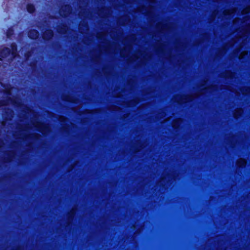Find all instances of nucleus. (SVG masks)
<instances>
[{"label":"nucleus","instance_id":"dca6fc26","mask_svg":"<svg viewBox=\"0 0 250 250\" xmlns=\"http://www.w3.org/2000/svg\"><path fill=\"white\" fill-rule=\"evenodd\" d=\"M24 137L28 138L38 140L40 138V135L38 133H33L28 134L27 135H24Z\"/></svg>","mask_w":250,"mask_h":250},{"label":"nucleus","instance_id":"6ab92c4d","mask_svg":"<svg viewBox=\"0 0 250 250\" xmlns=\"http://www.w3.org/2000/svg\"><path fill=\"white\" fill-rule=\"evenodd\" d=\"M58 119L62 123H65L68 121L67 118L63 116H59Z\"/></svg>","mask_w":250,"mask_h":250},{"label":"nucleus","instance_id":"2eb2a0df","mask_svg":"<svg viewBox=\"0 0 250 250\" xmlns=\"http://www.w3.org/2000/svg\"><path fill=\"white\" fill-rule=\"evenodd\" d=\"M31 127L29 124H25L23 125L19 124L17 126V129L20 131H27Z\"/></svg>","mask_w":250,"mask_h":250},{"label":"nucleus","instance_id":"4be33fe9","mask_svg":"<svg viewBox=\"0 0 250 250\" xmlns=\"http://www.w3.org/2000/svg\"><path fill=\"white\" fill-rule=\"evenodd\" d=\"M242 113V110L241 109L237 110L234 114L235 117H237L239 115H241Z\"/></svg>","mask_w":250,"mask_h":250},{"label":"nucleus","instance_id":"0eeeda50","mask_svg":"<svg viewBox=\"0 0 250 250\" xmlns=\"http://www.w3.org/2000/svg\"><path fill=\"white\" fill-rule=\"evenodd\" d=\"M77 211V208L73 207L67 213L66 216L68 220V225H69L73 221L75 215Z\"/></svg>","mask_w":250,"mask_h":250},{"label":"nucleus","instance_id":"7ed1b4c3","mask_svg":"<svg viewBox=\"0 0 250 250\" xmlns=\"http://www.w3.org/2000/svg\"><path fill=\"white\" fill-rule=\"evenodd\" d=\"M72 8L70 5H64L59 10V14L62 17H67L72 12Z\"/></svg>","mask_w":250,"mask_h":250},{"label":"nucleus","instance_id":"5701e85b","mask_svg":"<svg viewBox=\"0 0 250 250\" xmlns=\"http://www.w3.org/2000/svg\"><path fill=\"white\" fill-rule=\"evenodd\" d=\"M6 93L8 95H11V92L10 89H7L6 90Z\"/></svg>","mask_w":250,"mask_h":250},{"label":"nucleus","instance_id":"393cba45","mask_svg":"<svg viewBox=\"0 0 250 250\" xmlns=\"http://www.w3.org/2000/svg\"><path fill=\"white\" fill-rule=\"evenodd\" d=\"M245 54H246V52H243V53L241 54V56H240V58H243V56L244 55H245Z\"/></svg>","mask_w":250,"mask_h":250},{"label":"nucleus","instance_id":"20e7f679","mask_svg":"<svg viewBox=\"0 0 250 250\" xmlns=\"http://www.w3.org/2000/svg\"><path fill=\"white\" fill-rule=\"evenodd\" d=\"M11 104L15 105L17 104V100L15 98L11 97H7L5 99L0 100V107L3 106H6Z\"/></svg>","mask_w":250,"mask_h":250},{"label":"nucleus","instance_id":"f257e3e1","mask_svg":"<svg viewBox=\"0 0 250 250\" xmlns=\"http://www.w3.org/2000/svg\"><path fill=\"white\" fill-rule=\"evenodd\" d=\"M17 45L15 43L11 44V48L3 47L0 49V56L2 58H8L9 62L17 56Z\"/></svg>","mask_w":250,"mask_h":250},{"label":"nucleus","instance_id":"9b49d317","mask_svg":"<svg viewBox=\"0 0 250 250\" xmlns=\"http://www.w3.org/2000/svg\"><path fill=\"white\" fill-rule=\"evenodd\" d=\"M15 157V153L14 151H9L5 153V157L4 158L6 162H11L14 159Z\"/></svg>","mask_w":250,"mask_h":250},{"label":"nucleus","instance_id":"bb28decb","mask_svg":"<svg viewBox=\"0 0 250 250\" xmlns=\"http://www.w3.org/2000/svg\"><path fill=\"white\" fill-rule=\"evenodd\" d=\"M1 124H2V125H4L5 124V122L4 121H2Z\"/></svg>","mask_w":250,"mask_h":250},{"label":"nucleus","instance_id":"cd10ccee","mask_svg":"<svg viewBox=\"0 0 250 250\" xmlns=\"http://www.w3.org/2000/svg\"><path fill=\"white\" fill-rule=\"evenodd\" d=\"M250 11V9L249 10L246 11L245 12V13H248V12L249 11Z\"/></svg>","mask_w":250,"mask_h":250},{"label":"nucleus","instance_id":"a878e982","mask_svg":"<svg viewBox=\"0 0 250 250\" xmlns=\"http://www.w3.org/2000/svg\"><path fill=\"white\" fill-rule=\"evenodd\" d=\"M84 2L86 4V5L88 4V0H83Z\"/></svg>","mask_w":250,"mask_h":250},{"label":"nucleus","instance_id":"f8f14e48","mask_svg":"<svg viewBox=\"0 0 250 250\" xmlns=\"http://www.w3.org/2000/svg\"><path fill=\"white\" fill-rule=\"evenodd\" d=\"M62 99L63 101L71 103H76V99L69 94H63L62 96Z\"/></svg>","mask_w":250,"mask_h":250},{"label":"nucleus","instance_id":"ddd939ff","mask_svg":"<svg viewBox=\"0 0 250 250\" xmlns=\"http://www.w3.org/2000/svg\"><path fill=\"white\" fill-rule=\"evenodd\" d=\"M29 38L32 39H36L39 36V33L36 30H30L28 33Z\"/></svg>","mask_w":250,"mask_h":250},{"label":"nucleus","instance_id":"f3484780","mask_svg":"<svg viewBox=\"0 0 250 250\" xmlns=\"http://www.w3.org/2000/svg\"><path fill=\"white\" fill-rule=\"evenodd\" d=\"M27 11L30 13H33L35 11V7L33 4H28L27 5Z\"/></svg>","mask_w":250,"mask_h":250},{"label":"nucleus","instance_id":"6e6552de","mask_svg":"<svg viewBox=\"0 0 250 250\" xmlns=\"http://www.w3.org/2000/svg\"><path fill=\"white\" fill-rule=\"evenodd\" d=\"M79 15L85 19H90L93 17L92 13L85 8L82 9L81 11H80Z\"/></svg>","mask_w":250,"mask_h":250},{"label":"nucleus","instance_id":"423d86ee","mask_svg":"<svg viewBox=\"0 0 250 250\" xmlns=\"http://www.w3.org/2000/svg\"><path fill=\"white\" fill-rule=\"evenodd\" d=\"M79 30L81 33H87L89 31V26L84 20L82 21L79 25Z\"/></svg>","mask_w":250,"mask_h":250},{"label":"nucleus","instance_id":"1a4fd4ad","mask_svg":"<svg viewBox=\"0 0 250 250\" xmlns=\"http://www.w3.org/2000/svg\"><path fill=\"white\" fill-rule=\"evenodd\" d=\"M68 27L65 24H61L57 26V31L58 33L61 34H65L67 33Z\"/></svg>","mask_w":250,"mask_h":250},{"label":"nucleus","instance_id":"aec40b11","mask_svg":"<svg viewBox=\"0 0 250 250\" xmlns=\"http://www.w3.org/2000/svg\"><path fill=\"white\" fill-rule=\"evenodd\" d=\"M14 30L12 28H9L6 33V36L8 38H10L11 36L13 34Z\"/></svg>","mask_w":250,"mask_h":250},{"label":"nucleus","instance_id":"9d476101","mask_svg":"<svg viewBox=\"0 0 250 250\" xmlns=\"http://www.w3.org/2000/svg\"><path fill=\"white\" fill-rule=\"evenodd\" d=\"M53 35L54 33L53 31L51 29H48L43 33L42 38L44 40L48 41L52 38Z\"/></svg>","mask_w":250,"mask_h":250},{"label":"nucleus","instance_id":"f03ea898","mask_svg":"<svg viewBox=\"0 0 250 250\" xmlns=\"http://www.w3.org/2000/svg\"><path fill=\"white\" fill-rule=\"evenodd\" d=\"M32 124L37 130L43 135H47L51 131L50 125L36 121L32 122Z\"/></svg>","mask_w":250,"mask_h":250},{"label":"nucleus","instance_id":"39448f33","mask_svg":"<svg viewBox=\"0 0 250 250\" xmlns=\"http://www.w3.org/2000/svg\"><path fill=\"white\" fill-rule=\"evenodd\" d=\"M11 104L15 105L17 104V100L15 98L11 97H7L5 99L0 100V107L3 106H6Z\"/></svg>","mask_w":250,"mask_h":250},{"label":"nucleus","instance_id":"b1692460","mask_svg":"<svg viewBox=\"0 0 250 250\" xmlns=\"http://www.w3.org/2000/svg\"><path fill=\"white\" fill-rule=\"evenodd\" d=\"M3 145V142L0 140V148H1Z\"/></svg>","mask_w":250,"mask_h":250},{"label":"nucleus","instance_id":"a211bd4d","mask_svg":"<svg viewBox=\"0 0 250 250\" xmlns=\"http://www.w3.org/2000/svg\"><path fill=\"white\" fill-rule=\"evenodd\" d=\"M246 164V161L243 159H240L237 162V165L238 167H243Z\"/></svg>","mask_w":250,"mask_h":250},{"label":"nucleus","instance_id":"412c9836","mask_svg":"<svg viewBox=\"0 0 250 250\" xmlns=\"http://www.w3.org/2000/svg\"><path fill=\"white\" fill-rule=\"evenodd\" d=\"M181 120H180V119H178V120H177L173 122V126L174 127H175V128L178 127V124H179L180 123H181Z\"/></svg>","mask_w":250,"mask_h":250},{"label":"nucleus","instance_id":"c85d7f7f","mask_svg":"<svg viewBox=\"0 0 250 250\" xmlns=\"http://www.w3.org/2000/svg\"><path fill=\"white\" fill-rule=\"evenodd\" d=\"M62 128H63V129H65V126H62Z\"/></svg>","mask_w":250,"mask_h":250},{"label":"nucleus","instance_id":"4468645a","mask_svg":"<svg viewBox=\"0 0 250 250\" xmlns=\"http://www.w3.org/2000/svg\"><path fill=\"white\" fill-rule=\"evenodd\" d=\"M5 114H7L6 117L5 116V114H3V116L4 117L5 120L10 121L13 118L14 112L13 110L8 109L5 112Z\"/></svg>","mask_w":250,"mask_h":250}]
</instances>
